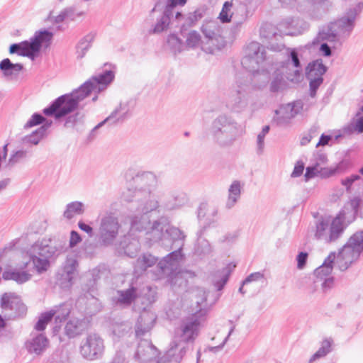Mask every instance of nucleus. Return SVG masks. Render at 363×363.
Masks as SVG:
<instances>
[{
    "instance_id": "17",
    "label": "nucleus",
    "mask_w": 363,
    "mask_h": 363,
    "mask_svg": "<svg viewBox=\"0 0 363 363\" xmlns=\"http://www.w3.org/2000/svg\"><path fill=\"white\" fill-rule=\"evenodd\" d=\"M303 108V104L301 101H295L282 105L278 110L275 111L276 116L274 121L279 125L288 124Z\"/></svg>"
},
{
    "instance_id": "33",
    "label": "nucleus",
    "mask_w": 363,
    "mask_h": 363,
    "mask_svg": "<svg viewBox=\"0 0 363 363\" xmlns=\"http://www.w3.org/2000/svg\"><path fill=\"white\" fill-rule=\"evenodd\" d=\"M94 38L95 34L90 33L79 40L76 45V55L77 59H82L86 55L87 51L91 47V43Z\"/></svg>"
},
{
    "instance_id": "42",
    "label": "nucleus",
    "mask_w": 363,
    "mask_h": 363,
    "mask_svg": "<svg viewBox=\"0 0 363 363\" xmlns=\"http://www.w3.org/2000/svg\"><path fill=\"white\" fill-rule=\"evenodd\" d=\"M333 343V340L331 338H326L323 340L321 342L320 347L318 350L312 355V357L309 359V363H312L314 361L325 357L328 353L332 351V345Z\"/></svg>"
},
{
    "instance_id": "32",
    "label": "nucleus",
    "mask_w": 363,
    "mask_h": 363,
    "mask_svg": "<svg viewBox=\"0 0 363 363\" xmlns=\"http://www.w3.org/2000/svg\"><path fill=\"white\" fill-rule=\"evenodd\" d=\"M241 196V184L238 180H235L228 189V196L225 203L228 209L232 208L238 201Z\"/></svg>"
},
{
    "instance_id": "28",
    "label": "nucleus",
    "mask_w": 363,
    "mask_h": 363,
    "mask_svg": "<svg viewBox=\"0 0 363 363\" xmlns=\"http://www.w3.org/2000/svg\"><path fill=\"white\" fill-rule=\"evenodd\" d=\"M157 262V258L151 254L145 253L140 256L134 263L133 273L139 277L145 272L147 268L152 267Z\"/></svg>"
},
{
    "instance_id": "47",
    "label": "nucleus",
    "mask_w": 363,
    "mask_h": 363,
    "mask_svg": "<svg viewBox=\"0 0 363 363\" xmlns=\"http://www.w3.org/2000/svg\"><path fill=\"white\" fill-rule=\"evenodd\" d=\"M167 44L174 53L180 52L182 50V41L174 34H170L168 36Z\"/></svg>"
},
{
    "instance_id": "63",
    "label": "nucleus",
    "mask_w": 363,
    "mask_h": 363,
    "mask_svg": "<svg viewBox=\"0 0 363 363\" xmlns=\"http://www.w3.org/2000/svg\"><path fill=\"white\" fill-rule=\"evenodd\" d=\"M82 241L80 235L75 230H72L69 238V246L73 247Z\"/></svg>"
},
{
    "instance_id": "21",
    "label": "nucleus",
    "mask_w": 363,
    "mask_h": 363,
    "mask_svg": "<svg viewBox=\"0 0 363 363\" xmlns=\"http://www.w3.org/2000/svg\"><path fill=\"white\" fill-rule=\"evenodd\" d=\"M148 225H146L147 227ZM145 239L150 243L162 240L165 238L166 222L164 219L155 221L151 226L147 228Z\"/></svg>"
},
{
    "instance_id": "5",
    "label": "nucleus",
    "mask_w": 363,
    "mask_h": 363,
    "mask_svg": "<svg viewBox=\"0 0 363 363\" xmlns=\"http://www.w3.org/2000/svg\"><path fill=\"white\" fill-rule=\"evenodd\" d=\"M239 131L238 122L225 113L218 115L212 122L210 133L213 141L220 147H228L233 144Z\"/></svg>"
},
{
    "instance_id": "24",
    "label": "nucleus",
    "mask_w": 363,
    "mask_h": 363,
    "mask_svg": "<svg viewBox=\"0 0 363 363\" xmlns=\"http://www.w3.org/2000/svg\"><path fill=\"white\" fill-rule=\"evenodd\" d=\"M23 69L22 64L12 63L9 58H5L0 62V70L2 72V76L7 80L16 79Z\"/></svg>"
},
{
    "instance_id": "7",
    "label": "nucleus",
    "mask_w": 363,
    "mask_h": 363,
    "mask_svg": "<svg viewBox=\"0 0 363 363\" xmlns=\"http://www.w3.org/2000/svg\"><path fill=\"white\" fill-rule=\"evenodd\" d=\"M363 252V230L354 233L339 250L336 259L338 269L344 272L356 262Z\"/></svg>"
},
{
    "instance_id": "29",
    "label": "nucleus",
    "mask_w": 363,
    "mask_h": 363,
    "mask_svg": "<svg viewBox=\"0 0 363 363\" xmlns=\"http://www.w3.org/2000/svg\"><path fill=\"white\" fill-rule=\"evenodd\" d=\"M2 277L4 280H13L16 283L21 284L29 281L32 275L26 271H20L16 269H6Z\"/></svg>"
},
{
    "instance_id": "60",
    "label": "nucleus",
    "mask_w": 363,
    "mask_h": 363,
    "mask_svg": "<svg viewBox=\"0 0 363 363\" xmlns=\"http://www.w3.org/2000/svg\"><path fill=\"white\" fill-rule=\"evenodd\" d=\"M27 152L25 150H18L12 154L9 158V164H14L26 157Z\"/></svg>"
},
{
    "instance_id": "1",
    "label": "nucleus",
    "mask_w": 363,
    "mask_h": 363,
    "mask_svg": "<svg viewBox=\"0 0 363 363\" xmlns=\"http://www.w3.org/2000/svg\"><path fill=\"white\" fill-rule=\"evenodd\" d=\"M113 79V71L104 70L93 76L70 94L57 98L48 107L45 108L43 112L46 116H53L57 119L61 118L74 111L79 103L87 97L92 91L99 92L104 90Z\"/></svg>"
},
{
    "instance_id": "9",
    "label": "nucleus",
    "mask_w": 363,
    "mask_h": 363,
    "mask_svg": "<svg viewBox=\"0 0 363 363\" xmlns=\"http://www.w3.org/2000/svg\"><path fill=\"white\" fill-rule=\"evenodd\" d=\"M345 217L342 213L337 214L332 220L330 218H320L315 225V238L325 243L336 242L343 234L345 229Z\"/></svg>"
},
{
    "instance_id": "61",
    "label": "nucleus",
    "mask_w": 363,
    "mask_h": 363,
    "mask_svg": "<svg viewBox=\"0 0 363 363\" xmlns=\"http://www.w3.org/2000/svg\"><path fill=\"white\" fill-rule=\"evenodd\" d=\"M317 135V130L315 128H311L310 129L309 132L303 135L301 139V145H306L308 144L312 138Z\"/></svg>"
},
{
    "instance_id": "22",
    "label": "nucleus",
    "mask_w": 363,
    "mask_h": 363,
    "mask_svg": "<svg viewBox=\"0 0 363 363\" xmlns=\"http://www.w3.org/2000/svg\"><path fill=\"white\" fill-rule=\"evenodd\" d=\"M129 116V108L127 104H121L106 119L94 127L93 131L99 128L105 123L117 124L123 122Z\"/></svg>"
},
{
    "instance_id": "64",
    "label": "nucleus",
    "mask_w": 363,
    "mask_h": 363,
    "mask_svg": "<svg viewBox=\"0 0 363 363\" xmlns=\"http://www.w3.org/2000/svg\"><path fill=\"white\" fill-rule=\"evenodd\" d=\"M308 258V253L301 252H300L296 258L297 260V267L298 269H303L306 265V261Z\"/></svg>"
},
{
    "instance_id": "19",
    "label": "nucleus",
    "mask_w": 363,
    "mask_h": 363,
    "mask_svg": "<svg viewBox=\"0 0 363 363\" xmlns=\"http://www.w3.org/2000/svg\"><path fill=\"white\" fill-rule=\"evenodd\" d=\"M288 50L289 51V55L286 62V68H288L289 65L292 64L294 69L292 72L286 73V79L292 82H298L301 77L302 66L298 52L296 49L289 48Z\"/></svg>"
},
{
    "instance_id": "30",
    "label": "nucleus",
    "mask_w": 363,
    "mask_h": 363,
    "mask_svg": "<svg viewBox=\"0 0 363 363\" xmlns=\"http://www.w3.org/2000/svg\"><path fill=\"white\" fill-rule=\"evenodd\" d=\"M116 303L120 305L129 306L138 297V289L134 286H130L125 290L117 291Z\"/></svg>"
},
{
    "instance_id": "16",
    "label": "nucleus",
    "mask_w": 363,
    "mask_h": 363,
    "mask_svg": "<svg viewBox=\"0 0 363 363\" xmlns=\"http://www.w3.org/2000/svg\"><path fill=\"white\" fill-rule=\"evenodd\" d=\"M134 188L131 190V196L137 201L141 200V196L145 199L151 194L152 189L157 185L156 176L150 172H143L141 174H137L133 179Z\"/></svg>"
},
{
    "instance_id": "39",
    "label": "nucleus",
    "mask_w": 363,
    "mask_h": 363,
    "mask_svg": "<svg viewBox=\"0 0 363 363\" xmlns=\"http://www.w3.org/2000/svg\"><path fill=\"white\" fill-rule=\"evenodd\" d=\"M235 267V265H232L229 264L228 266L224 267L223 269L216 272L215 274V277L219 278V279L213 280L214 286L216 287L217 290H221L225 284L227 283L229 276L232 272V270Z\"/></svg>"
},
{
    "instance_id": "6",
    "label": "nucleus",
    "mask_w": 363,
    "mask_h": 363,
    "mask_svg": "<svg viewBox=\"0 0 363 363\" xmlns=\"http://www.w3.org/2000/svg\"><path fill=\"white\" fill-rule=\"evenodd\" d=\"M253 87L250 78L239 79L227 94L225 102L226 108L232 113L243 112L248 106V94Z\"/></svg>"
},
{
    "instance_id": "8",
    "label": "nucleus",
    "mask_w": 363,
    "mask_h": 363,
    "mask_svg": "<svg viewBox=\"0 0 363 363\" xmlns=\"http://www.w3.org/2000/svg\"><path fill=\"white\" fill-rule=\"evenodd\" d=\"M130 196V189H128L123 194L125 201L136 203L135 211L139 214L132 217L131 228L134 230L142 231L143 229L147 228V225H150L147 213L157 209L159 206V203L156 199L151 197V194L146 199H145L144 196H141L140 201H137L135 197Z\"/></svg>"
},
{
    "instance_id": "34",
    "label": "nucleus",
    "mask_w": 363,
    "mask_h": 363,
    "mask_svg": "<svg viewBox=\"0 0 363 363\" xmlns=\"http://www.w3.org/2000/svg\"><path fill=\"white\" fill-rule=\"evenodd\" d=\"M78 267V262L74 256L67 257L63 265V278L69 284H72V279Z\"/></svg>"
},
{
    "instance_id": "12",
    "label": "nucleus",
    "mask_w": 363,
    "mask_h": 363,
    "mask_svg": "<svg viewBox=\"0 0 363 363\" xmlns=\"http://www.w3.org/2000/svg\"><path fill=\"white\" fill-rule=\"evenodd\" d=\"M121 225L113 213H106L99 220L98 228L99 242L103 246L113 245L118 237Z\"/></svg>"
},
{
    "instance_id": "14",
    "label": "nucleus",
    "mask_w": 363,
    "mask_h": 363,
    "mask_svg": "<svg viewBox=\"0 0 363 363\" xmlns=\"http://www.w3.org/2000/svg\"><path fill=\"white\" fill-rule=\"evenodd\" d=\"M186 1L187 0H167L164 11L157 18V22L153 28L150 30V33H160L167 30L174 14H175L176 20L182 19L184 16L182 12L176 11V9L177 6H184Z\"/></svg>"
},
{
    "instance_id": "23",
    "label": "nucleus",
    "mask_w": 363,
    "mask_h": 363,
    "mask_svg": "<svg viewBox=\"0 0 363 363\" xmlns=\"http://www.w3.org/2000/svg\"><path fill=\"white\" fill-rule=\"evenodd\" d=\"M86 329V325L83 319L72 318L65 324L64 334L69 339L81 335Z\"/></svg>"
},
{
    "instance_id": "38",
    "label": "nucleus",
    "mask_w": 363,
    "mask_h": 363,
    "mask_svg": "<svg viewBox=\"0 0 363 363\" xmlns=\"http://www.w3.org/2000/svg\"><path fill=\"white\" fill-rule=\"evenodd\" d=\"M72 305L68 302H65L59 306H55L49 312L53 313L56 323H61L65 320L70 314Z\"/></svg>"
},
{
    "instance_id": "57",
    "label": "nucleus",
    "mask_w": 363,
    "mask_h": 363,
    "mask_svg": "<svg viewBox=\"0 0 363 363\" xmlns=\"http://www.w3.org/2000/svg\"><path fill=\"white\" fill-rule=\"evenodd\" d=\"M260 33L263 37L268 39H271L277 35L274 31V28L271 24H265L262 26L260 30Z\"/></svg>"
},
{
    "instance_id": "10",
    "label": "nucleus",
    "mask_w": 363,
    "mask_h": 363,
    "mask_svg": "<svg viewBox=\"0 0 363 363\" xmlns=\"http://www.w3.org/2000/svg\"><path fill=\"white\" fill-rule=\"evenodd\" d=\"M52 33L44 30L35 32L29 40L19 43H13L9 47L10 54H17L20 56L28 57L34 60L40 52L43 43H50L52 38Z\"/></svg>"
},
{
    "instance_id": "46",
    "label": "nucleus",
    "mask_w": 363,
    "mask_h": 363,
    "mask_svg": "<svg viewBox=\"0 0 363 363\" xmlns=\"http://www.w3.org/2000/svg\"><path fill=\"white\" fill-rule=\"evenodd\" d=\"M203 9H197L194 12L189 13L185 18L186 24L189 26L195 25L204 16Z\"/></svg>"
},
{
    "instance_id": "26",
    "label": "nucleus",
    "mask_w": 363,
    "mask_h": 363,
    "mask_svg": "<svg viewBox=\"0 0 363 363\" xmlns=\"http://www.w3.org/2000/svg\"><path fill=\"white\" fill-rule=\"evenodd\" d=\"M283 66L281 69H277L272 74L269 84V91L273 94L282 92L287 88L286 74L284 75Z\"/></svg>"
},
{
    "instance_id": "35",
    "label": "nucleus",
    "mask_w": 363,
    "mask_h": 363,
    "mask_svg": "<svg viewBox=\"0 0 363 363\" xmlns=\"http://www.w3.org/2000/svg\"><path fill=\"white\" fill-rule=\"evenodd\" d=\"M201 30L205 37L209 40L217 39L220 35V26L216 21H206L202 27Z\"/></svg>"
},
{
    "instance_id": "49",
    "label": "nucleus",
    "mask_w": 363,
    "mask_h": 363,
    "mask_svg": "<svg viewBox=\"0 0 363 363\" xmlns=\"http://www.w3.org/2000/svg\"><path fill=\"white\" fill-rule=\"evenodd\" d=\"M45 135L43 133H40L39 130L33 131L30 135H26L22 138V141L23 143H30L34 145H38L40 141L43 138Z\"/></svg>"
},
{
    "instance_id": "56",
    "label": "nucleus",
    "mask_w": 363,
    "mask_h": 363,
    "mask_svg": "<svg viewBox=\"0 0 363 363\" xmlns=\"http://www.w3.org/2000/svg\"><path fill=\"white\" fill-rule=\"evenodd\" d=\"M262 279H265L264 273L263 272L251 273L243 280L242 285L247 284L252 281H258Z\"/></svg>"
},
{
    "instance_id": "50",
    "label": "nucleus",
    "mask_w": 363,
    "mask_h": 363,
    "mask_svg": "<svg viewBox=\"0 0 363 363\" xmlns=\"http://www.w3.org/2000/svg\"><path fill=\"white\" fill-rule=\"evenodd\" d=\"M269 126L265 125L263 127L262 131L258 134L257 138V154L261 155L264 148V138L269 131Z\"/></svg>"
},
{
    "instance_id": "3",
    "label": "nucleus",
    "mask_w": 363,
    "mask_h": 363,
    "mask_svg": "<svg viewBox=\"0 0 363 363\" xmlns=\"http://www.w3.org/2000/svg\"><path fill=\"white\" fill-rule=\"evenodd\" d=\"M166 236L169 237L174 243L177 242L178 249L170 252L158 262V278L167 279V282L172 286H182L186 282L179 269V263L183 258L182 249L184 246L185 235L179 228L169 227L166 223Z\"/></svg>"
},
{
    "instance_id": "58",
    "label": "nucleus",
    "mask_w": 363,
    "mask_h": 363,
    "mask_svg": "<svg viewBox=\"0 0 363 363\" xmlns=\"http://www.w3.org/2000/svg\"><path fill=\"white\" fill-rule=\"evenodd\" d=\"M318 175L319 176V167H318L317 165L313 164L312 166L306 167L304 174L306 182H308L309 179Z\"/></svg>"
},
{
    "instance_id": "4",
    "label": "nucleus",
    "mask_w": 363,
    "mask_h": 363,
    "mask_svg": "<svg viewBox=\"0 0 363 363\" xmlns=\"http://www.w3.org/2000/svg\"><path fill=\"white\" fill-rule=\"evenodd\" d=\"M362 8L363 3H359L354 8L350 9L345 16L320 30L313 43L322 40L333 43L334 48L341 45L353 30L356 16Z\"/></svg>"
},
{
    "instance_id": "59",
    "label": "nucleus",
    "mask_w": 363,
    "mask_h": 363,
    "mask_svg": "<svg viewBox=\"0 0 363 363\" xmlns=\"http://www.w3.org/2000/svg\"><path fill=\"white\" fill-rule=\"evenodd\" d=\"M360 176L358 174H352L345 179L341 180V184L344 186H345L347 191H350L351 186L352 184L357 181L360 179Z\"/></svg>"
},
{
    "instance_id": "18",
    "label": "nucleus",
    "mask_w": 363,
    "mask_h": 363,
    "mask_svg": "<svg viewBox=\"0 0 363 363\" xmlns=\"http://www.w3.org/2000/svg\"><path fill=\"white\" fill-rule=\"evenodd\" d=\"M158 356V350L148 340H141L138 343L135 357L141 363L152 361Z\"/></svg>"
},
{
    "instance_id": "43",
    "label": "nucleus",
    "mask_w": 363,
    "mask_h": 363,
    "mask_svg": "<svg viewBox=\"0 0 363 363\" xmlns=\"http://www.w3.org/2000/svg\"><path fill=\"white\" fill-rule=\"evenodd\" d=\"M152 321V318L148 315H140L135 325V335L138 337L143 336L152 328V325L147 322Z\"/></svg>"
},
{
    "instance_id": "52",
    "label": "nucleus",
    "mask_w": 363,
    "mask_h": 363,
    "mask_svg": "<svg viewBox=\"0 0 363 363\" xmlns=\"http://www.w3.org/2000/svg\"><path fill=\"white\" fill-rule=\"evenodd\" d=\"M44 121H45V118L40 113H35L32 115L31 118L27 121V123L24 125L23 128L25 129H28L33 126L42 124Z\"/></svg>"
},
{
    "instance_id": "40",
    "label": "nucleus",
    "mask_w": 363,
    "mask_h": 363,
    "mask_svg": "<svg viewBox=\"0 0 363 363\" xmlns=\"http://www.w3.org/2000/svg\"><path fill=\"white\" fill-rule=\"evenodd\" d=\"M327 67L323 64L321 60H317L308 64L307 67L306 77H323L326 72Z\"/></svg>"
},
{
    "instance_id": "31",
    "label": "nucleus",
    "mask_w": 363,
    "mask_h": 363,
    "mask_svg": "<svg viewBox=\"0 0 363 363\" xmlns=\"http://www.w3.org/2000/svg\"><path fill=\"white\" fill-rule=\"evenodd\" d=\"M335 259V252H330V255L326 257L324 262L316 268L314 271L315 277L320 279H324L329 276L333 269V264Z\"/></svg>"
},
{
    "instance_id": "45",
    "label": "nucleus",
    "mask_w": 363,
    "mask_h": 363,
    "mask_svg": "<svg viewBox=\"0 0 363 363\" xmlns=\"http://www.w3.org/2000/svg\"><path fill=\"white\" fill-rule=\"evenodd\" d=\"M233 7V2L227 1L224 2L221 11L219 13L218 18L220 22L223 23H230L233 17L231 9Z\"/></svg>"
},
{
    "instance_id": "27",
    "label": "nucleus",
    "mask_w": 363,
    "mask_h": 363,
    "mask_svg": "<svg viewBox=\"0 0 363 363\" xmlns=\"http://www.w3.org/2000/svg\"><path fill=\"white\" fill-rule=\"evenodd\" d=\"M49 345V340L43 334H38L30 340L27 341L26 348L31 354H41Z\"/></svg>"
},
{
    "instance_id": "2",
    "label": "nucleus",
    "mask_w": 363,
    "mask_h": 363,
    "mask_svg": "<svg viewBox=\"0 0 363 363\" xmlns=\"http://www.w3.org/2000/svg\"><path fill=\"white\" fill-rule=\"evenodd\" d=\"M200 328L201 321L196 315L183 320L174 329L169 348L157 363H180L188 350L187 344L195 341Z\"/></svg>"
},
{
    "instance_id": "54",
    "label": "nucleus",
    "mask_w": 363,
    "mask_h": 363,
    "mask_svg": "<svg viewBox=\"0 0 363 363\" xmlns=\"http://www.w3.org/2000/svg\"><path fill=\"white\" fill-rule=\"evenodd\" d=\"M307 79L309 80L310 96L313 98L316 95L317 89L323 82V77H307Z\"/></svg>"
},
{
    "instance_id": "13",
    "label": "nucleus",
    "mask_w": 363,
    "mask_h": 363,
    "mask_svg": "<svg viewBox=\"0 0 363 363\" xmlns=\"http://www.w3.org/2000/svg\"><path fill=\"white\" fill-rule=\"evenodd\" d=\"M245 53L241 60L242 67L257 77L260 65L266 60L264 48L257 42H251L247 45Z\"/></svg>"
},
{
    "instance_id": "55",
    "label": "nucleus",
    "mask_w": 363,
    "mask_h": 363,
    "mask_svg": "<svg viewBox=\"0 0 363 363\" xmlns=\"http://www.w3.org/2000/svg\"><path fill=\"white\" fill-rule=\"evenodd\" d=\"M229 323L231 325V327L230 328L228 335L224 338L223 341L222 342V343L220 345L216 346V347H210L208 348L209 351L213 352H216L220 350L224 347V345H225V343L228 340L230 336L234 332L235 328V325L233 324V322L232 320H229Z\"/></svg>"
},
{
    "instance_id": "51",
    "label": "nucleus",
    "mask_w": 363,
    "mask_h": 363,
    "mask_svg": "<svg viewBox=\"0 0 363 363\" xmlns=\"http://www.w3.org/2000/svg\"><path fill=\"white\" fill-rule=\"evenodd\" d=\"M341 164L334 167H319V176L322 178H329L337 173L340 172Z\"/></svg>"
},
{
    "instance_id": "53",
    "label": "nucleus",
    "mask_w": 363,
    "mask_h": 363,
    "mask_svg": "<svg viewBox=\"0 0 363 363\" xmlns=\"http://www.w3.org/2000/svg\"><path fill=\"white\" fill-rule=\"evenodd\" d=\"M201 41L199 33L195 30L191 31L186 38V46L189 48H196Z\"/></svg>"
},
{
    "instance_id": "15",
    "label": "nucleus",
    "mask_w": 363,
    "mask_h": 363,
    "mask_svg": "<svg viewBox=\"0 0 363 363\" xmlns=\"http://www.w3.org/2000/svg\"><path fill=\"white\" fill-rule=\"evenodd\" d=\"M104 347V340L96 333H90L82 340L79 352L83 358L95 360L102 357Z\"/></svg>"
},
{
    "instance_id": "41",
    "label": "nucleus",
    "mask_w": 363,
    "mask_h": 363,
    "mask_svg": "<svg viewBox=\"0 0 363 363\" xmlns=\"http://www.w3.org/2000/svg\"><path fill=\"white\" fill-rule=\"evenodd\" d=\"M84 213V206L82 202L73 201L66 206L63 216L67 219H72L74 216L82 215Z\"/></svg>"
},
{
    "instance_id": "36",
    "label": "nucleus",
    "mask_w": 363,
    "mask_h": 363,
    "mask_svg": "<svg viewBox=\"0 0 363 363\" xmlns=\"http://www.w3.org/2000/svg\"><path fill=\"white\" fill-rule=\"evenodd\" d=\"M344 134H351L354 133L358 134L363 133V116L360 112H357L355 117L347 125L343 126Z\"/></svg>"
},
{
    "instance_id": "37",
    "label": "nucleus",
    "mask_w": 363,
    "mask_h": 363,
    "mask_svg": "<svg viewBox=\"0 0 363 363\" xmlns=\"http://www.w3.org/2000/svg\"><path fill=\"white\" fill-rule=\"evenodd\" d=\"M121 245L124 253L130 257L136 256L140 249L139 240L136 238L130 239L129 237H125L124 240L121 243Z\"/></svg>"
},
{
    "instance_id": "48",
    "label": "nucleus",
    "mask_w": 363,
    "mask_h": 363,
    "mask_svg": "<svg viewBox=\"0 0 363 363\" xmlns=\"http://www.w3.org/2000/svg\"><path fill=\"white\" fill-rule=\"evenodd\" d=\"M53 318V313H50L49 311L43 313L39 318V320L36 323L35 325V328L38 331H43L45 329L48 323L52 320Z\"/></svg>"
},
{
    "instance_id": "44",
    "label": "nucleus",
    "mask_w": 363,
    "mask_h": 363,
    "mask_svg": "<svg viewBox=\"0 0 363 363\" xmlns=\"http://www.w3.org/2000/svg\"><path fill=\"white\" fill-rule=\"evenodd\" d=\"M30 259L37 272L40 274L47 271L50 267V259L34 255V253L32 252H30Z\"/></svg>"
},
{
    "instance_id": "11",
    "label": "nucleus",
    "mask_w": 363,
    "mask_h": 363,
    "mask_svg": "<svg viewBox=\"0 0 363 363\" xmlns=\"http://www.w3.org/2000/svg\"><path fill=\"white\" fill-rule=\"evenodd\" d=\"M1 306L6 313L4 315L5 319L0 314V337L1 336V330L6 328V320L22 318L27 313V306L23 303L20 297L12 293H5L2 295Z\"/></svg>"
},
{
    "instance_id": "20",
    "label": "nucleus",
    "mask_w": 363,
    "mask_h": 363,
    "mask_svg": "<svg viewBox=\"0 0 363 363\" xmlns=\"http://www.w3.org/2000/svg\"><path fill=\"white\" fill-rule=\"evenodd\" d=\"M57 252V248L52 244L51 240H43L40 242H37L30 249V252L48 259L55 257L58 255Z\"/></svg>"
},
{
    "instance_id": "62",
    "label": "nucleus",
    "mask_w": 363,
    "mask_h": 363,
    "mask_svg": "<svg viewBox=\"0 0 363 363\" xmlns=\"http://www.w3.org/2000/svg\"><path fill=\"white\" fill-rule=\"evenodd\" d=\"M304 167V163L302 161L296 162L291 177L292 178L300 177L303 174Z\"/></svg>"
},
{
    "instance_id": "25",
    "label": "nucleus",
    "mask_w": 363,
    "mask_h": 363,
    "mask_svg": "<svg viewBox=\"0 0 363 363\" xmlns=\"http://www.w3.org/2000/svg\"><path fill=\"white\" fill-rule=\"evenodd\" d=\"M84 15L85 12L79 11L74 6H67L60 11L59 14L54 18L53 22L61 23L62 22L75 21Z\"/></svg>"
}]
</instances>
